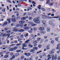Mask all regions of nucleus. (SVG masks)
<instances>
[{"mask_svg":"<svg viewBox=\"0 0 60 60\" xmlns=\"http://www.w3.org/2000/svg\"><path fill=\"white\" fill-rule=\"evenodd\" d=\"M39 17H37V18L34 19L33 21L36 24H39L40 23V21L39 20Z\"/></svg>","mask_w":60,"mask_h":60,"instance_id":"obj_1","label":"nucleus"},{"mask_svg":"<svg viewBox=\"0 0 60 60\" xmlns=\"http://www.w3.org/2000/svg\"><path fill=\"white\" fill-rule=\"evenodd\" d=\"M8 24V22L6 21L4 22L3 23V25H2V26L3 27H4L5 26L7 25Z\"/></svg>","mask_w":60,"mask_h":60,"instance_id":"obj_2","label":"nucleus"},{"mask_svg":"<svg viewBox=\"0 0 60 60\" xmlns=\"http://www.w3.org/2000/svg\"><path fill=\"white\" fill-rule=\"evenodd\" d=\"M24 55L27 57L29 56L30 55V53H24Z\"/></svg>","mask_w":60,"mask_h":60,"instance_id":"obj_3","label":"nucleus"},{"mask_svg":"<svg viewBox=\"0 0 60 60\" xmlns=\"http://www.w3.org/2000/svg\"><path fill=\"white\" fill-rule=\"evenodd\" d=\"M25 22V21H20L19 22V23L20 24H23Z\"/></svg>","mask_w":60,"mask_h":60,"instance_id":"obj_4","label":"nucleus"},{"mask_svg":"<svg viewBox=\"0 0 60 60\" xmlns=\"http://www.w3.org/2000/svg\"><path fill=\"white\" fill-rule=\"evenodd\" d=\"M16 28H14L13 29V31L14 32H17L18 31V29H16Z\"/></svg>","mask_w":60,"mask_h":60,"instance_id":"obj_5","label":"nucleus"},{"mask_svg":"<svg viewBox=\"0 0 60 60\" xmlns=\"http://www.w3.org/2000/svg\"><path fill=\"white\" fill-rule=\"evenodd\" d=\"M39 29L40 30H43L44 29L43 27H41L39 28Z\"/></svg>","mask_w":60,"mask_h":60,"instance_id":"obj_6","label":"nucleus"},{"mask_svg":"<svg viewBox=\"0 0 60 60\" xmlns=\"http://www.w3.org/2000/svg\"><path fill=\"white\" fill-rule=\"evenodd\" d=\"M29 35V34L28 33H26L24 35V37L25 38H26Z\"/></svg>","mask_w":60,"mask_h":60,"instance_id":"obj_7","label":"nucleus"},{"mask_svg":"<svg viewBox=\"0 0 60 60\" xmlns=\"http://www.w3.org/2000/svg\"><path fill=\"white\" fill-rule=\"evenodd\" d=\"M30 27H29L27 26L26 27H24V29L25 30H28L29 29Z\"/></svg>","mask_w":60,"mask_h":60,"instance_id":"obj_8","label":"nucleus"},{"mask_svg":"<svg viewBox=\"0 0 60 60\" xmlns=\"http://www.w3.org/2000/svg\"><path fill=\"white\" fill-rule=\"evenodd\" d=\"M11 20L12 21V22H15L16 21V19L14 18H13L11 19Z\"/></svg>","mask_w":60,"mask_h":60,"instance_id":"obj_9","label":"nucleus"},{"mask_svg":"<svg viewBox=\"0 0 60 60\" xmlns=\"http://www.w3.org/2000/svg\"><path fill=\"white\" fill-rule=\"evenodd\" d=\"M46 30L48 32H49L50 31V29L49 28H47L46 29Z\"/></svg>","mask_w":60,"mask_h":60,"instance_id":"obj_10","label":"nucleus"},{"mask_svg":"<svg viewBox=\"0 0 60 60\" xmlns=\"http://www.w3.org/2000/svg\"><path fill=\"white\" fill-rule=\"evenodd\" d=\"M23 45L22 47H26L27 46V45L25 44V43H24L22 44Z\"/></svg>","mask_w":60,"mask_h":60,"instance_id":"obj_11","label":"nucleus"},{"mask_svg":"<svg viewBox=\"0 0 60 60\" xmlns=\"http://www.w3.org/2000/svg\"><path fill=\"white\" fill-rule=\"evenodd\" d=\"M7 20L8 22V24H9L11 22V21H10V19L9 18L7 19Z\"/></svg>","mask_w":60,"mask_h":60,"instance_id":"obj_12","label":"nucleus"},{"mask_svg":"<svg viewBox=\"0 0 60 60\" xmlns=\"http://www.w3.org/2000/svg\"><path fill=\"white\" fill-rule=\"evenodd\" d=\"M33 22H28V23L29 24L28 25V26H30V25H31L32 24H33Z\"/></svg>","mask_w":60,"mask_h":60,"instance_id":"obj_13","label":"nucleus"},{"mask_svg":"<svg viewBox=\"0 0 60 60\" xmlns=\"http://www.w3.org/2000/svg\"><path fill=\"white\" fill-rule=\"evenodd\" d=\"M51 55H48V60H49L51 58V57H50Z\"/></svg>","mask_w":60,"mask_h":60,"instance_id":"obj_14","label":"nucleus"},{"mask_svg":"<svg viewBox=\"0 0 60 60\" xmlns=\"http://www.w3.org/2000/svg\"><path fill=\"white\" fill-rule=\"evenodd\" d=\"M40 33L41 34H45V32L44 31H40Z\"/></svg>","mask_w":60,"mask_h":60,"instance_id":"obj_15","label":"nucleus"},{"mask_svg":"<svg viewBox=\"0 0 60 60\" xmlns=\"http://www.w3.org/2000/svg\"><path fill=\"white\" fill-rule=\"evenodd\" d=\"M30 41V40H26L25 42V43H26V44H27L28 43V42H29Z\"/></svg>","mask_w":60,"mask_h":60,"instance_id":"obj_16","label":"nucleus"},{"mask_svg":"<svg viewBox=\"0 0 60 60\" xmlns=\"http://www.w3.org/2000/svg\"><path fill=\"white\" fill-rule=\"evenodd\" d=\"M38 42V41H34L33 42V44H36Z\"/></svg>","mask_w":60,"mask_h":60,"instance_id":"obj_17","label":"nucleus"},{"mask_svg":"<svg viewBox=\"0 0 60 60\" xmlns=\"http://www.w3.org/2000/svg\"><path fill=\"white\" fill-rule=\"evenodd\" d=\"M36 26V24H34L33 23L31 25V26Z\"/></svg>","mask_w":60,"mask_h":60,"instance_id":"obj_18","label":"nucleus"},{"mask_svg":"<svg viewBox=\"0 0 60 60\" xmlns=\"http://www.w3.org/2000/svg\"><path fill=\"white\" fill-rule=\"evenodd\" d=\"M50 49V47L48 45H47V47L46 48V49L47 50H49Z\"/></svg>","mask_w":60,"mask_h":60,"instance_id":"obj_19","label":"nucleus"},{"mask_svg":"<svg viewBox=\"0 0 60 60\" xmlns=\"http://www.w3.org/2000/svg\"><path fill=\"white\" fill-rule=\"evenodd\" d=\"M21 20H25L26 19V18L25 17H22L21 18Z\"/></svg>","mask_w":60,"mask_h":60,"instance_id":"obj_20","label":"nucleus"},{"mask_svg":"<svg viewBox=\"0 0 60 60\" xmlns=\"http://www.w3.org/2000/svg\"><path fill=\"white\" fill-rule=\"evenodd\" d=\"M55 53L54 52H52V51H51L49 52V53L50 54H53Z\"/></svg>","mask_w":60,"mask_h":60,"instance_id":"obj_21","label":"nucleus"},{"mask_svg":"<svg viewBox=\"0 0 60 60\" xmlns=\"http://www.w3.org/2000/svg\"><path fill=\"white\" fill-rule=\"evenodd\" d=\"M24 30L23 29H21L19 30V32H23L24 31Z\"/></svg>","mask_w":60,"mask_h":60,"instance_id":"obj_22","label":"nucleus"},{"mask_svg":"<svg viewBox=\"0 0 60 60\" xmlns=\"http://www.w3.org/2000/svg\"><path fill=\"white\" fill-rule=\"evenodd\" d=\"M48 4L49 5H50V6H52L53 5V4H52V3L51 2H50V3H49Z\"/></svg>","mask_w":60,"mask_h":60,"instance_id":"obj_23","label":"nucleus"},{"mask_svg":"<svg viewBox=\"0 0 60 60\" xmlns=\"http://www.w3.org/2000/svg\"><path fill=\"white\" fill-rule=\"evenodd\" d=\"M33 49L35 50H37L38 49V48L37 47H34Z\"/></svg>","mask_w":60,"mask_h":60,"instance_id":"obj_24","label":"nucleus"},{"mask_svg":"<svg viewBox=\"0 0 60 60\" xmlns=\"http://www.w3.org/2000/svg\"><path fill=\"white\" fill-rule=\"evenodd\" d=\"M32 8H28V9H27V11H30V10H32Z\"/></svg>","mask_w":60,"mask_h":60,"instance_id":"obj_25","label":"nucleus"},{"mask_svg":"<svg viewBox=\"0 0 60 60\" xmlns=\"http://www.w3.org/2000/svg\"><path fill=\"white\" fill-rule=\"evenodd\" d=\"M46 55V53L43 52V56H45Z\"/></svg>","mask_w":60,"mask_h":60,"instance_id":"obj_26","label":"nucleus"},{"mask_svg":"<svg viewBox=\"0 0 60 60\" xmlns=\"http://www.w3.org/2000/svg\"><path fill=\"white\" fill-rule=\"evenodd\" d=\"M10 34H7L6 36H8V38H7L8 39L9 37L10 36Z\"/></svg>","mask_w":60,"mask_h":60,"instance_id":"obj_27","label":"nucleus"},{"mask_svg":"<svg viewBox=\"0 0 60 60\" xmlns=\"http://www.w3.org/2000/svg\"><path fill=\"white\" fill-rule=\"evenodd\" d=\"M37 30V28H33V30H34L36 31Z\"/></svg>","mask_w":60,"mask_h":60,"instance_id":"obj_28","label":"nucleus"},{"mask_svg":"<svg viewBox=\"0 0 60 60\" xmlns=\"http://www.w3.org/2000/svg\"><path fill=\"white\" fill-rule=\"evenodd\" d=\"M9 57V56L8 55H6L5 56H4V58H7L8 57Z\"/></svg>","mask_w":60,"mask_h":60,"instance_id":"obj_29","label":"nucleus"},{"mask_svg":"<svg viewBox=\"0 0 60 60\" xmlns=\"http://www.w3.org/2000/svg\"><path fill=\"white\" fill-rule=\"evenodd\" d=\"M22 49L23 50H27V48H25L24 47H22Z\"/></svg>","mask_w":60,"mask_h":60,"instance_id":"obj_30","label":"nucleus"},{"mask_svg":"<svg viewBox=\"0 0 60 60\" xmlns=\"http://www.w3.org/2000/svg\"><path fill=\"white\" fill-rule=\"evenodd\" d=\"M5 8L4 9H2V11L3 12H5Z\"/></svg>","mask_w":60,"mask_h":60,"instance_id":"obj_31","label":"nucleus"},{"mask_svg":"<svg viewBox=\"0 0 60 60\" xmlns=\"http://www.w3.org/2000/svg\"><path fill=\"white\" fill-rule=\"evenodd\" d=\"M41 7V5H39L38 6V8L39 9H41V8L40 7Z\"/></svg>","mask_w":60,"mask_h":60,"instance_id":"obj_32","label":"nucleus"},{"mask_svg":"<svg viewBox=\"0 0 60 60\" xmlns=\"http://www.w3.org/2000/svg\"><path fill=\"white\" fill-rule=\"evenodd\" d=\"M42 23L43 24H45V23H46L45 21L44 20L42 21Z\"/></svg>","mask_w":60,"mask_h":60,"instance_id":"obj_33","label":"nucleus"},{"mask_svg":"<svg viewBox=\"0 0 60 60\" xmlns=\"http://www.w3.org/2000/svg\"><path fill=\"white\" fill-rule=\"evenodd\" d=\"M34 50L33 49H31L30 50V52H34Z\"/></svg>","mask_w":60,"mask_h":60,"instance_id":"obj_34","label":"nucleus"},{"mask_svg":"<svg viewBox=\"0 0 60 60\" xmlns=\"http://www.w3.org/2000/svg\"><path fill=\"white\" fill-rule=\"evenodd\" d=\"M13 55H14V53H12V52L10 54V56H12Z\"/></svg>","mask_w":60,"mask_h":60,"instance_id":"obj_35","label":"nucleus"},{"mask_svg":"<svg viewBox=\"0 0 60 60\" xmlns=\"http://www.w3.org/2000/svg\"><path fill=\"white\" fill-rule=\"evenodd\" d=\"M42 52V51H39V52H37V54H38L39 53H40Z\"/></svg>","mask_w":60,"mask_h":60,"instance_id":"obj_36","label":"nucleus"},{"mask_svg":"<svg viewBox=\"0 0 60 60\" xmlns=\"http://www.w3.org/2000/svg\"><path fill=\"white\" fill-rule=\"evenodd\" d=\"M41 10H42L43 11H45V9L43 8H41Z\"/></svg>","mask_w":60,"mask_h":60,"instance_id":"obj_37","label":"nucleus"},{"mask_svg":"<svg viewBox=\"0 0 60 60\" xmlns=\"http://www.w3.org/2000/svg\"><path fill=\"white\" fill-rule=\"evenodd\" d=\"M50 42L51 44H53L54 43V41H51Z\"/></svg>","mask_w":60,"mask_h":60,"instance_id":"obj_38","label":"nucleus"},{"mask_svg":"<svg viewBox=\"0 0 60 60\" xmlns=\"http://www.w3.org/2000/svg\"><path fill=\"white\" fill-rule=\"evenodd\" d=\"M55 40L56 41H58V38H55Z\"/></svg>","mask_w":60,"mask_h":60,"instance_id":"obj_39","label":"nucleus"},{"mask_svg":"<svg viewBox=\"0 0 60 60\" xmlns=\"http://www.w3.org/2000/svg\"><path fill=\"white\" fill-rule=\"evenodd\" d=\"M21 50H18L16 51V52H21Z\"/></svg>","mask_w":60,"mask_h":60,"instance_id":"obj_40","label":"nucleus"},{"mask_svg":"<svg viewBox=\"0 0 60 60\" xmlns=\"http://www.w3.org/2000/svg\"><path fill=\"white\" fill-rule=\"evenodd\" d=\"M55 49H53L51 50V51L52 52H54V51H55Z\"/></svg>","mask_w":60,"mask_h":60,"instance_id":"obj_41","label":"nucleus"},{"mask_svg":"<svg viewBox=\"0 0 60 60\" xmlns=\"http://www.w3.org/2000/svg\"><path fill=\"white\" fill-rule=\"evenodd\" d=\"M25 58V57L23 56H22L21 57V59L22 60L24 59Z\"/></svg>","mask_w":60,"mask_h":60,"instance_id":"obj_42","label":"nucleus"},{"mask_svg":"<svg viewBox=\"0 0 60 60\" xmlns=\"http://www.w3.org/2000/svg\"><path fill=\"white\" fill-rule=\"evenodd\" d=\"M44 27H46L47 26V25H46L45 23L44 24Z\"/></svg>","mask_w":60,"mask_h":60,"instance_id":"obj_43","label":"nucleus"},{"mask_svg":"<svg viewBox=\"0 0 60 60\" xmlns=\"http://www.w3.org/2000/svg\"><path fill=\"white\" fill-rule=\"evenodd\" d=\"M44 39H46L47 38V37L46 36H44Z\"/></svg>","mask_w":60,"mask_h":60,"instance_id":"obj_44","label":"nucleus"},{"mask_svg":"<svg viewBox=\"0 0 60 60\" xmlns=\"http://www.w3.org/2000/svg\"><path fill=\"white\" fill-rule=\"evenodd\" d=\"M52 21H50L49 22V24H52Z\"/></svg>","mask_w":60,"mask_h":60,"instance_id":"obj_45","label":"nucleus"},{"mask_svg":"<svg viewBox=\"0 0 60 60\" xmlns=\"http://www.w3.org/2000/svg\"><path fill=\"white\" fill-rule=\"evenodd\" d=\"M41 18L42 19H43L45 18V15H42L41 17Z\"/></svg>","mask_w":60,"mask_h":60,"instance_id":"obj_46","label":"nucleus"},{"mask_svg":"<svg viewBox=\"0 0 60 60\" xmlns=\"http://www.w3.org/2000/svg\"><path fill=\"white\" fill-rule=\"evenodd\" d=\"M29 19L30 20H31L32 19V17H29Z\"/></svg>","mask_w":60,"mask_h":60,"instance_id":"obj_47","label":"nucleus"},{"mask_svg":"<svg viewBox=\"0 0 60 60\" xmlns=\"http://www.w3.org/2000/svg\"><path fill=\"white\" fill-rule=\"evenodd\" d=\"M10 32V31H9V30L8 31H6V32L7 33H9Z\"/></svg>","mask_w":60,"mask_h":60,"instance_id":"obj_48","label":"nucleus"},{"mask_svg":"<svg viewBox=\"0 0 60 60\" xmlns=\"http://www.w3.org/2000/svg\"><path fill=\"white\" fill-rule=\"evenodd\" d=\"M12 58H13V59H14L15 58V55H13L12 57Z\"/></svg>","mask_w":60,"mask_h":60,"instance_id":"obj_49","label":"nucleus"},{"mask_svg":"<svg viewBox=\"0 0 60 60\" xmlns=\"http://www.w3.org/2000/svg\"><path fill=\"white\" fill-rule=\"evenodd\" d=\"M14 49H15V50H16L18 48V47L17 46H16L14 48Z\"/></svg>","mask_w":60,"mask_h":60,"instance_id":"obj_50","label":"nucleus"},{"mask_svg":"<svg viewBox=\"0 0 60 60\" xmlns=\"http://www.w3.org/2000/svg\"><path fill=\"white\" fill-rule=\"evenodd\" d=\"M7 2H8L9 3H11V2L9 0H7Z\"/></svg>","mask_w":60,"mask_h":60,"instance_id":"obj_51","label":"nucleus"},{"mask_svg":"<svg viewBox=\"0 0 60 60\" xmlns=\"http://www.w3.org/2000/svg\"><path fill=\"white\" fill-rule=\"evenodd\" d=\"M38 46L40 48H41V45H39Z\"/></svg>","mask_w":60,"mask_h":60,"instance_id":"obj_52","label":"nucleus"},{"mask_svg":"<svg viewBox=\"0 0 60 60\" xmlns=\"http://www.w3.org/2000/svg\"><path fill=\"white\" fill-rule=\"evenodd\" d=\"M52 26L54 28L55 27V25L54 24H52Z\"/></svg>","mask_w":60,"mask_h":60,"instance_id":"obj_53","label":"nucleus"},{"mask_svg":"<svg viewBox=\"0 0 60 60\" xmlns=\"http://www.w3.org/2000/svg\"><path fill=\"white\" fill-rule=\"evenodd\" d=\"M52 18H59L58 17H52Z\"/></svg>","mask_w":60,"mask_h":60,"instance_id":"obj_54","label":"nucleus"},{"mask_svg":"<svg viewBox=\"0 0 60 60\" xmlns=\"http://www.w3.org/2000/svg\"><path fill=\"white\" fill-rule=\"evenodd\" d=\"M57 47L56 48V49L57 50L59 49L60 48V47L59 46H57Z\"/></svg>","mask_w":60,"mask_h":60,"instance_id":"obj_55","label":"nucleus"},{"mask_svg":"<svg viewBox=\"0 0 60 60\" xmlns=\"http://www.w3.org/2000/svg\"><path fill=\"white\" fill-rule=\"evenodd\" d=\"M18 43V41H17V40H15V41H14V43Z\"/></svg>","mask_w":60,"mask_h":60,"instance_id":"obj_56","label":"nucleus"},{"mask_svg":"<svg viewBox=\"0 0 60 60\" xmlns=\"http://www.w3.org/2000/svg\"><path fill=\"white\" fill-rule=\"evenodd\" d=\"M6 33H4V34L2 35V36L4 37L6 36Z\"/></svg>","mask_w":60,"mask_h":60,"instance_id":"obj_57","label":"nucleus"},{"mask_svg":"<svg viewBox=\"0 0 60 60\" xmlns=\"http://www.w3.org/2000/svg\"><path fill=\"white\" fill-rule=\"evenodd\" d=\"M10 53V52H6V54H9Z\"/></svg>","mask_w":60,"mask_h":60,"instance_id":"obj_58","label":"nucleus"},{"mask_svg":"<svg viewBox=\"0 0 60 60\" xmlns=\"http://www.w3.org/2000/svg\"><path fill=\"white\" fill-rule=\"evenodd\" d=\"M23 35H21V36H20V38H23Z\"/></svg>","mask_w":60,"mask_h":60,"instance_id":"obj_59","label":"nucleus"},{"mask_svg":"<svg viewBox=\"0 0 60 60\" xmlns=\"http://www.w3.org/2000/svg\"><path fill=\"white\" fill-rule=\"evenodd\" d=\"M48 40L46 39L45 40V42H48Z\"/></svg>","mask_w":60,"mask_h":60,"instance_id":"obj_60","label":"nucleus"},{"mask_svg":"<svg viewBox=\"0 0 60 60\" xmlns=\"http://www.w3.org/2000/svg\"><path fill=\"white\" fill-rule=\"evenodd\" d=\"M21 45V44H17L16 45L17 46H19V45Z\"/></svg>","mask_w":60,"mask_h":60,"instance_id":"obj_61","label":"nucleus"},{"mask_svg":"<svg viewBox=\"0 0 60 60\" xmlns=\"http://www.w3.org/2000/svg\"><path fill=\"white\" fill-rule=\"evenodd\" d=\"M40 40V39L39 38H37V40H38V41H39Z\"/></svg>","mask_w":60,"mask_h":60,"instance_id":"obj_62","label":"nucleus"},{"mask_svg":"<svg viewBox=\"0 0 60 60\" xmlns=\"http://www.w3.org/2000/svg\"><path fill=\"white\" fill-rule=\"evenodd\" d=\"M54 16V15L53 14H51V16Z\"/></svg>","mask_w":60,"mask_h":60,"instance_id":"obj_63","label":"nucleus"},{"mask_svg":"<svg viewBox=\"0 0 60 60\" xmlns=\"http://www.w3.org/2000/svg\"><path fill=\"white\" fill-rule=\"evenodd\" d=\"M54 58L55 60H56L57 59V57L56 56H55Z\"/></svg>","mask_w":60,"mask_h":60,"instance_id":"obj_64","label":"nucleus"}]
</instances>
